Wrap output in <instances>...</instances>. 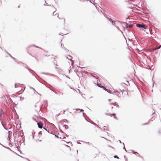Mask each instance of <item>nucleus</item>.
I'll return each instance as SVG.
<instances>
[{
	"label": "nucleus",
	"mask_w": 161,
	"mask_h": 161,
	"mask_svg": "<svg viewBox=\"0 0 161 161\" xmlns=\"http://www.w3.org/2000/svg\"><path fill=\"white\" fill-rule=\"evenodd\" d=\"M25 68L26 69H28V70H29V71L30 72V73L31 74H32V75L33 76H34L39 81H40V82H41V83H42V84H43L47 88H49V87L46 85L45 84H43V82H42V81H41L40 80H39V79H38L37 77L36 76V75H35V74H36V72L33 70H32V69H30V68H28L27 67H25Z\"/></svg>",
	"instance_id": "1"
},
{
	"label": "nucleus",
	"mask_w": 161,
	"mask_h": 161,
	"mask_svg": "<svg viewBox=\"0 0 161 161\" xmlns=\"http://www.w3.org/2000/svg\"><path fill=\"white\" fill-rule=\"evenodd\" d=\"M136 25L137 27L140 28L141 30H144V29H147L148 28L147 26L143 24H136Z\"/></svg>",
	"instance_id": "2"
},
{
	"label": "nucleus",
	"mask_w": 161,
	"mask_h": 161,
	"mask_svg": "<svg viewBox=\"0 0 161 161\" xmlns=\"http://www.w3.org/2000/svg\"><path fill=\"white\" fill-rule=\"evenodd\" d=\"M3 110L2 109H1L0 110V120L1 121V124L2 125V126H3V127L6 130H8V129L6 128L4 126V125H3V122L2 121V115H3Z\"/></svg>",
	"instance_id": "3"
},
{
	"label": "nucleus",
	"mask_w": 161,
	"mask_h": 161,
	"mask_svg": "<svg viewBox=\"0 0 161 161\" xmlns=\"http://www.w3.org/2000/svg\"><path fill=\"white\" fill-rule=\"evenodd\" d=\"M114 93L118 97H120V95L121 94L120 92H119L118 91H116L115 90H113L112 91V93H111L114 94Z\"/></svg>",
	"instance_id": "4"
},
{
	"label": "nucleus",
	"mask_w": 161,
	"mask_h": 161,
	"mask_svg": "<svg viewBox=\"0 0 161 161\" xmlns=\"http://www.w3.org/2000/svg\"><path fill=\"white\" fill-rule=\"evenodd\" d=\"M60 123H61V124H64V123H69V121L65 119H63L62 120H61L60 121Z\"/></svg>",
	"instance_id": "5"
},
{
	"label": "nucleus",
	"mask_w": 161,
	"mask_h": 161,
	"mask_svg": "<svg viewBox=\"0 0 161 161\" xmlns=\"http://www.w3.org/2000/svg\"><path fill=\"white\" fill-rule=\"evenodd\" d=\"M37 124L38 128H40V129H42V128H43V124L42 122H40L39 123L37 122Z\"/></svg>",
	"instance_id": "6"
},
{
	"label": "nucleus",
	"mask_w": 161,
	"mask_h": 161,
	"mask_svg": "<svg viewBox=\"0 0 161 161\" xmlns=\"http://www.w3.org/2000/svg\"><path fill=\"white\" fill-rule=\"evenodd\" d=\"M124 23H125L126 24L125 25V27L126 28H129L130 27H131L133 26V25L132 24H129L128 23H127L126 22H124Z\"/></svg>",
	"instance_id": "7"
},
{
	"label": "nucleus",
	"mask_w": 161,
	"mask_h": 161,
	"mask_svg": "<svg viewBox=\"0 0 161 161\" xmlns=\"http://www.w3.org/2000/svg\"><path fill=\"white\" fill-rule=\"evenodd\" d=\"M103 89L109 93H112V90H110L109 89H108L105 86H104Z\"/></svg>",
	"instance_id": "8"
},
{
	"label": "nucleus",
	"mask_w": 161,
	"mask_h": 161,
	"mask_svg": "<svg viewBox=\"0 0 161 161\" xmlns=\"http://www.w3.org/2000/svg\"><path fill=\"white\" fill-rule=\"evenodd\" d=\"M9 56L11 58H12V59H14V60L18 64H19V63H22L21 62H17V59L13 57L10 54H9Z\"/></svg>",
	"instance_id": "9"
},
{
	"label": "nucleus",
	"mask_w": 161,
	"mask_h": 161,
	"mask_svg": "<svg viewBox=\"0 0 161 161\" xmlns=\"http://www.w3.org/2000/svg\"><path fill=\"white\" fill-rule=\"evenodd\" d=\"M55 13V11H54V12L53 13V16H55V15H57V14H58V13H56V14H54V13ZM58 18L59 19H63L64 21V23H65V19H64V18H59V17H58Z\"/></svg>",
	"instance_id": "10"
},
{
	"label": "nucleus",
	"mask_w": 161,
	"mask_h": 161,
	"mask_svg": "<svg viewBox=\"0 0 161 161\" xmlns=\"http://www.w3.org/2000/svg\"><path fill=\"white\" fill-rule=\"evenodd\" d=\"M75 109L76 110H80V112H79V113H80V112H83V116L84 117V114H85V113L83 112L84 111V110L83 109H80V108H75Z\"/></svg>",
	"instance_id": "11"
},
{
	"label": "nucleus",
	"mask_w": 161,
	"mask_h": 161,
	"mask_svg": "<svg viewBox=\"0 0 161 161\" xmlns=\"http://www.w3.org/2000/svg\"><path fill=\"white\" fill-rule=\"evenodd\" d=\"M110 104L112 105H113L114 106H116L118 108L119 107L118 104L116 102H115L114 103H111Z\"/></svg>",
	"instance_id": "12"
},
{
	"label": "nucleus",
	"mask_w": 161,
	"mask_h": 161,
	"mask_svg": "<svg viewBox=\"0 0 161 161\" xmlns=\"http://www.w3.org/2000/svg\"><path fill=\"white\" fill-rule=\"evenodd\" d=\"M32 46H34L36 48H41L40 47L38 46H36L35 45H32L28 46V47H27L26 49L27 50L28 48H29L30 47H32Z\"/></svg>",
	"instance_id": "13"
},
{
	"label": "nucleus",
	"mask_w": 161,
	"mask_h": 161,
	"mask_svg": "<svg viewBox=\"0 0 161 161\" xmlns=\"http://www.w3.org/2000/svg\"><path fill=\"white\" fill-rule=\"evenodd\" d=\"M113 115L114 118V119H117V117H116V114H114V113H113V114H110V116L111 117L112 116V115Z\"/></svg>",
	"instance_id": "14"
},
{
	"label": "nucleus",
	"mask_w": 161,
	"mask_h": 161,
	"mask_svg": "<svg viewBox=\"0 0 161 161\" xmlns=\"http://www.w3.org/2000/svg\"><path fill=\"white\" fill-rule=\"evenodd\" d=\"M116 22H117L118 23H120V22L119 21H113V22L112 23V24L115 26V25H116Z\"/></svg>",
	"instance_id": "15"
},
{
	"label": "nucleus",
	"mask_w": 161,
	"mask_h": 161,
	"mask_svg": "<svg viewBox=\"0 0 161 161\" xmlns=\"http://www.w3.org/2000/svg\"><path fill=\"white\" fill-rule=\"evenodd\" d=\"M97 86L100 88H103L104 87V86H103L101 84V83H98L97 84Z\"/></svg>",
	"instance_id": "16"
},
{
	"label": "nucleus",
	"mask_w": 161,
	"mask_h": 161,
	"mask_svg": "<svg viewBox=\"0 0 161 161\" xmlns=\"http://www.w3.org/2000/svg\"><path fill=\"white\" fill-rule=\"evenodd\" d=\"M86 120V121H87V122H88L90 123H91L92 124H93V125H97V124H96V123H94V122H93V121H92V122H90V121H88V120H87V119H85Z\"/></svg>",
	"instance_id": "17"
},
{
	"label": "nucleus",
	"mask_w": 161,
	"mask_h": 161,
	"mask_svg": "<svg viewBox=\"0 0 161 161\" xmlns=\"http://www.w3.org/2000/svg\"><path fill=\"white\" fill-rule=\"evenodd\" d=\"M130 151H132V153H133V154H136L137 153V154H138L139 156H140V154L137 152H135V151H134V150H130Z\"/></svg>",
	"instance_id": "18"
},
{
	"label": "nucleus",
	"mask_w": 161,
	"mask_h": 161,
	"mask_svg": "<svg viewBox=\"0 0 161 161\" xmlns=\"http://www.w3.org/2000/svg\"><path fill=\"white\" fill-rule=\"evenodd\" d=\"M10 120V117L9 116H8L7 119V122L9 123V121Z\"/></svg>",
	"instance_id": "19"
},
{
	"label": "nucleus",
	"mask_w": 161,
	"mask_h": 161,
	"mask_svg": "<svg viewBox=\"0 0 161 161\" xmlns=\"http://www.w3.org/2000/svg\"><path fill=\"white\" fill-rule=\"evenodd\" d=\"M161 47V45H159V46L158 47H157L155 48L154 49V50H158V49H160Z\"/></svg>",
	"instance_id": "20"
},
{
	"label": "nucleus",
	"mask_w": 161,
	"mask_h": 161,
	"mask_svg": "<svg viewBox=\"0 0 161 161\" xmlns=\"http://www.w3.org/2000/svg\"><path fill=\"white\" fill-rule=\"evenodd\" d=\"M63 127H64L65 129H68L69 128L68 126L67 125H63Z\"/></svg>",
	"instance_id": "21"
},
{
	"label": "nucleus",
	"mask_w": 161,
	"mask_h": 161,
	"mask_svg": "<svg viewBox=\"0 0 161 161\" xmlns=\"http://www.w3.org/2000/svg\"><path fill=\"white\" fill-rule=\"evenodd\" d=\"M108 20L111 23L113 21V20L110 17L108 19Z\"/></svg>",
	"instance_id": "22"
},
{
	"label": "nucleus",
	"mask_w": 161,
	"mask_h": 161,
	"mask_svg": "<svg viewBox=\"0 0 161 161\" xmlns=\"http://www.w3.org/2000/svg\"><path fill=\"white\" fill-rule=\"evenodd\" d=\"M30 89H33V90L35 91V92H36L37 93H38L39 95H40V94H39V93H38L37 92H36V90H35V89L34 88H33L32 87H31V86H30Z\"/></svg>",
	"instance_id": "23"
},
{
	"label": "nucleus",
	"mask_w": 161,
	"mask_h": 161,
	"mask_svg": "<svg viewBox=\"0 0 161 161\" xmlns=\"http://www.w3.org/2000/svg\"><path fill=\"white\" fill-rule=\"evenodd\" d=\"M122 144L123 145V149H124L126 152H128L127 151V150H126V148H125V144H124V143H122Z\"/></svg>",
	"instance_id": "24"
},
{
	"label": "nucleus",
	"mask_w": 161,
	"mask_h": 161,
	"mask_svg": "<svg viewBox=\"0 0 161 161\" xmlns=\"http://www.w3.org/2000/svg\"><path fill=\"white\" fill-rule=\"evenodd\" d=\"M47 132H48V133H49L51 134H52L54 135V134H53V133H52V130H48V131H47Z\"/></svg>",
	"instance_id": "25"
},
{
	"label": "nucleus",
	"mask_w": 161,
	"mask_h": 161,
	"mask_svg": "<svg viewBox=\"0 0 161 161\" xmlns=\"http://www.w3.org/2000/svg\"><path fill=\"white\" fill-rule=\"evenodd\" d=\"M19 156H20L21 158H24V159H26V160H28V161H30V160H29L28 158H25V157H22V156H20V155H19Z\"/></svg>",
	"instance_id": "26"
},
{
	"label": "nucleus",
	"mask_w": 161,
	"mask_h": 161,
	"mask_svg": "<svg viewBox=\"0 0 161 161\" xmlns=\"http://www.w3.org/2000/svg\"><path fill=\"white\" fill-rule=\"evenodd\" d=\"M114 158H116L117 159H119V157L117 155H115L114 156Z\"/></svg>",
	"instance_id": "27"
},
{
	"label": "nucleus",
	"mask_w": 161,
	"mask_h": 161,
	"mask_svg": "<svg viewBox=\"0 0 161 161\" xmlns=\"http://www.w3.org/2000/svg\"><path fill=\"white\" fill-rule=\"evenodd\" d=\"M39 80H40L41 81H42H42H44V82H45L47 83H47L46 81H45V80H42V78H40V79H39Z\"/></svg>",
	"instance_id": "28"
},
{
	"label": "nucleus",
	"mask_w": 161,
	"mask_h": 161,
	"mask_svg": "<svg viewBox=\"0 0 161 161\" xmlns=\"http://www.w3.org/2000/svg\"><path fill=\"white\" fill-rule=\"evenodd\" d=\"M149 122H148L143 123L142 124V125H147L149 124Z\"/></svg>",
	"instance_id": "29"
},
{
	"label": "nucleus",
	"mask_w": 161,
	"mask_h": 161,
	"mask_svg": "<svg viewBox=\"0 0 161 161\" xmlns=\"http://www.w3.org/2000/svg\"><path fill=\"white\" fill-rule=\"evenodd\" d=\"M56 60L55 58H53V63L55 65H56Z\"/></svg>",
	"instance_id": "30"
},
{
	"label": "nucleus",
	"mask_w": 161,
	"mask_h": 161,
	"mask_svg": "<svg viewBox=\"0 0 161 161\" xmlns=\"http://www.w3.org/2000/svg\"><path fill=\"white\" fill-rule=\"evenodd\" d=\"M32 119L34 120L35 121H36V122H37H37H38L36 120V119H35V118H32Z\"/></svg>",
	"instance_id": "31"
},
{
	"label": "nucleus",
	"mask_w": 161,
	"mask_h": 161,
	"mask_svg": "<svg viewBox=\"0 0 161 161\" xmlns=\"http://www.w3.org/2000/svg\"><path fill=\"white\" fill-rule=\"evenodd\" d=\"M63 48H64V49L66 51H69V50L66 48L65 47H64Z\"/></svg>",
	"instance_id": "32"
},
{
	"label": "nucleus",
	"mask_w": 161,
	"mask_h": 161,
	"mask_svg": "<svg viewBox=\"0 0 161 161\" xmlns=\"http://www.w3.org/2000/svg\"><path fill=\"white\" fill-rule=\"evenodd\" d=\"M43 128L45 130H46L47 131H48V130L47 129V128H46L45 127H43Z\"/></svg>",
	"instance_id": "33"
},
{
	"label": "nucleus",
	"mask_w": 161,
	"mask_h": 161,
	"mask_svg": "<svg viewBox=\"0 0 161 161\" xmlns=\"http://www.w3.org/2000/svg\"><path fill=\"white\" fill-rule=\"evenodd\" d=\"M7 149H8L9 150L13 152L10 148H9L8 147L7 148Z\"/></svg>",
	"instance_id": "34"
},
{
	"label": "nucleus",
	"mask_w": 161,
	"mask_h": 161,
	"mask_svg": "<svg viewBox=\"0 0 161 161\" xmlns=\"http://www.w3.org/2000/svg\"><path fill=\"white\" fill-rule=\"evenodd\" d=\"M104 16H105V17L108 19L109 18V17H108L107 16V15H106V14H105Z\"/></svg>",
	"instance_id": "35"
},
{
	"label": "nucleus",
	"mask_w": 161,
	"mask_h": 161,
	"mask_svg": "<svg viewBox=\"0 0 161 161\" xmlns=\"http://www.w3.org/2000/svg\"><path fill=\"white\" fill-rule=\"evenodd\" d=\"M17 84L16 83H15L14 84V86L15 88H17L18 86H17Z\"/></svg>",
	"instance_id": "36"
},
{
	"label": "nucleus",
	"mask_w": 161,
	"mask_h": 161,
	"mask_svg": "<svg viewBox=\"0 0 161 161\" xmlns=\"http://www.w3.org/2000/svg\"><path fill=\"white\" fill-rule=\"evenodd\" d=\"M35 134V132H34V133L33 134V133H32V138L33 139L34 138V134Z\"/></svg>",
	"instance_id": "37"
},
{
	"label": "nucleus",
	"mask_w": 161,
	"mask_h": 161,
	"mask_svg": "<svg viewBox=\"0 0 161 161\" xmlns=\"http://www.w3.org/2000/svg\"><path fill=\"white\" fill-rule=\"evenodd\" d=\"M13 105L14 106V107H15L16 105L15 104V103L14 102H13Z\"/></svg>",
	"instance_id": "38"
},
{
	"label": "nucleus",
	"mask_w": 161,
	"mask_h": 161,
	"mask_svg": "<svg viewBox=\"0 0 161 161\" xmlns=\"http://www.w3.org/2000/svg\"><path fill=\"white\" fill-rule=\"evenodd\" d=\"M105 114L107 115L110 116V114L109 113H105Z\"/></svg>",
	"instance_id": "39"
},
{
	"label": "nucleus",
	"mask_w": 161,
	"mask_h": 161,
	"mask_svg": "<svg viewBox=\"0 0 161 161\" xmlns=\"http://www.w3.org/2000/svg\"><path fill=\"white\" fill-rule=\"evenodd\" d=\"M42 135V133L41 131H40L38 133V135Z\"/></svg>",
	"instance_id": "40"
},
{
	"label": "nucleus",
	"mask_w": 161,
	"mask_h": 161,
	"mask_svg": "<svg viewBox=\"0 0 161 161\" xmlns=\"http://www.w3.org/2000/svg\"><path fill=\"white\" fill-rule=\"evenodd\" d=\"M54 136L56 137H57V138H59V137L58 136L56 135H54Z\"/></svg>",
	"instance_id": "41"
},
{
	"label": "nucleus",
	"mask_w": 161,
	"mask_h": 161,
	"mask_svg": "<svg viewBox=\"0 0 161 161\" xmlns=\"http://www.w3.org/2000/svg\"><path fill=\"white\" fill-rule=\"evenodd\" d=\"M115 26L119 30H120L119 27L117 25H115Z\"/></svg>",
	"instance_id": "42"
},
{
	"label": "nucleus",
	"mask_w": 161,
	"mask_h": 161,
	"mask_svg": "<svg viewBox=\"0 0 161 161\" xmlns=\"http://www.w3.org/2000/svg\"><path fill=\"white\" fill-rule=\"evenodd\" d=\"M119 90L120 91H121V92L122 93H123V91H124L125 92V91L124 90H121L120 89H119Z\"/></svg>",
	"instance_id": "43"
},
{
	"label": "nucleus",
	"mask_w": 161,
	"mask_h": 161,
	"mask_svg": "<svg viewBox=\"0 0 161 161\" xmlns=\"http://www.w3.org/2000/svg\"><path fill=\"white\" fill-rule=\"evenodd\" d=\"M51 90L52 91H53V92H54L55 94H58V93H57V92H56V91H53V90H52V89H51Z\"/></svg>",
	"instance_id": "44"
},
{
	"label": "nucleus",
	"mask_w": 161,
	"mask_h": 161,
	"mask_svg": "<svg viewBox=\"0 0 161 161\" xmlns=\"http://www.w3.org/2000/svg\"><path fill=\"white\" fill-rule=\"evenodd\" d=\"M108 147H111V148H114V147H112V146H111L110 145H108Z\"/></svg>",
	"instance_id": "45"
},
{
	"label": "nucleus",
	"mask_w": 161,
	"mask_h": 161,
	"mask_svg": "<svg viewBox=\"0 0 161 161\" xmlns=\"http://www.w3.org/2000/svg\"><path fill=\"white\" fill-rule=\"evenodd\" d=\"M8 145H9V146L11 147H12V145H11V142H9V143H8Z\"/></svg>",
	"instance_id": "46"
},
{
	"label": "nucleus",
	"mask_w": 161,
	"mask_h": 161,
	"mask_svg": "<svg viewBox=\"0 0 161 161\" xmlns=\"http://www.w3.org/2000/svg\"><path fill=\"white\" fill-rule=\"evenodd\" d=\"M44 6H51V5H46V4H44Z\"/></svg>",
	"instance_id": "47"
},
{
	"label": "nucleus",
	"mask_w": 161,
	"mask_h": 161,
	"mask_svg": "<svg viewBox=\"0 0 161 161\" xmlns=\"http://www.w3.org/2000/svg\"><path fill=\"white\" fill-rule=\"evenodd\" d=\"M119 30V31H120V32H121L122 33V34H123V36H124V37H125L124 35V34H123V33L122 31H121L120 29V30Z\"/></svg>",
	"instance_id": "48"
},
{
	"label": "nucleus",
	"mask_w": 161,
	"mask_h": 161,
	"mask_svg": "<svg viewBox=\"0 0 161 161\" xmlns=\"http://www.w3.org/2000/svg\"><path fill=\"white\" fill-rule=\"evenodd\" d=\"M77 143L78 144H81V143H80V142H79L78 141H77Z\"/></svg>",
	"instance_id": "49"
},
{
	"label": "nucleus",
	"mask_w": 161,
	"mask_h": 161,
	"mask_svg": "<svg viewBox=\"0 0 161 161\" xmlns=\"http://www.w3.org/2000/svg\"><path fill=\"white\" fill-rule=\"evenodd\" d=\"M2 146L3 147H5V148H6V149H7V147H5V146H4V145H2Z\"/></svg>",
	"instance_id": "50"
},
{
	"label": "nucleus",
	"mask_w": 161,
	"mask_h": 161,
	"mask_svg": "<svg viewBox=\"0 0 161 161\" xmlns=\"http://www.w3.org/2000/svg\"><path fill=\"white\" fill-rule=\"evenodd\" d=\"M124 84L126 85V84L125 83H124ZM126 85L127 86H129L130 83L129 82H128V83L127 84H126Z\"/></svg>",
	"instance_id": "51"
},
{
	"label": "nucleus",
	"mask_w": 161,
	"mask_h": 161,
	"mask_svg": "<svg viewBox=\"0 0 161 161\" xmlns=\"http://www.w3.org/2000/svg\"><path fill=\"white\" fill-rule=\"evenodd\" d=\"M64 134L65 136H67V137L69 136L67 135L66 133H64Z\"/></svg>",
	"instance_id": "52"
},
{
	"label": "nucleus",
	"mask_w": 161,
	"mask_h": 161,
	"mask_svg": "<svg viewBox=\"0 0 161 161\" xmlns=\"http://www.w3.org/2000/svg\"><path fill=\"white\" fill-rule=\"evenodd\" d=\"M61 47H62V48H64V47H63V44L62 43H61Z\"/></svg>",
	"instance_id": "53"
},
{
	"label": "nucleus",
	"mask_w": 161,
	"mask_h": 161,
	"mask_svg": "<svg viewBox=\"0 0 161 161\" xmlns=\"http://www.w3.org/2000/svg\"><path fill=\"white\" fill-rule=\"evenodd\" d=\"M101 137L102 138H104V139H106V140H108L107 138H105L104 137H102V136H101Z\"/></svg>",
	"instance_id": "54"
},
{
	"label": "nucleus",
	"mask_w": 161,
	"mask_h": 161,
	"mask_svg": "<svg viewBox=\"0 0 161 161\" xmlns=\"http://www.w3.org/2000/svg\"><path fill=\"white\" fill-rule=\"evenodd\" d=\"M69 143H70L71 144H72V142H66V143H67V144H69Z\"/></svg>",
	"instance_id": "55"
},
{
	"label": "nucleus",
	"mask_w": 161,
	"mask_h": 161,
	"mask_svg": "<svg viewBox=\"0 0 161 161\" xmlns=\"http://www.w3.org/2000/svg\"><path fill=\"white\" fill-rule=\"evenodd\" d=\"M45 56L46 57H48L49 56H50V55H45Z\"/></svg>",
	"instance_id": "56"
},
{
	"label": "nucleus",
	"mask_w": 161,
	"mask_h": 161,
	"mask_svg": "<svg viewBox=\"0 0 161 161\" xmlns=\"http://www.w3.org/2000/svg\"><path fill=\"white\" fill-rule=\"evenodd\" d=\"M17 97L19 98H20V99H21V98H22L21 96H18Z\"/></svg>",
	"instance_id": "57"
},
{
	"label": "nucleus",
	"mask_w": 161,
	"mask_h": 161,
	"mask_svg": "<svg viewBox=\"0 0 161 161\" xmlns=\"http://www.w3.org/2000/svg\"><path fill=\"white\" fill-rule=\"evenodd\" d=\"M5 51L6 52V53L9 55V53L7 51H6V50H5Z\"/></svg>",
	"instance_id": "58"
},
{
	"label": "nucleus",
	"mask_w": 161,
	"mask_h": 161,
	"mask_svg": "<svg viewBox=\"0 0 161 161\" xmlns=\"http://www.w3.org/2000/svg\"><path fill=\"white\" fill-rule=\"evenodd\" d=\"M40 117H41V118L42 119H45V118H42V117H41V116Z\"/></svg>",
	"instance_id": "59"
},
{
	"label": "nucleus",
	"mask_w": 161,
	"mask_h": 161,
	"mask_svg": "<svg viewBox=\"0 0 161 161\" xmlns=\"http://www.w3.org/2000/svg\"><path fill=\"white\" fill-rule=\"evenodd\" d=\"M42 74H47L46 73H44V72L42 73Z\"/></svg>",
	"instance_id": "60"
},
{
	"label": "nucleus",
	"mask_w": 161,
	"mask_h": 161,
	"mask_svg": "<svg viewBox=\"0 0 161 161\" xmlns=\"http://www.w3.org/2000/svg\"><path fill=\"white\" fill-rule=\"evenodd\" d=\"M119 142H120V143H122V144L123 142H122L120 140H119Z\"/></svg>",
	"instance_id": "61"
},
{
	"label": "nucleus",
	"mask_w": 161,
	"mask_h": 161,
	"mask_svg": "<svg viewBox=\"0 0 161 161\" xmlns=\"http://www.w3.org/2000/svg\"><path fill=\"white\" fill-rule=\"evenodd\" d=\"M65 111H66L65 110H64L63 111H64V113H63V114H65Z\"/></svg>",
	"instance_id": "62"
},
{
	"label": "nucleus",
	"mask_w": 161,
	"mask_h": 161,
	"mask_svg": "<svg viewBox=\"0 0 161 161\" xmlns=\"http://www.w3.org/2000/svg\"><path fill=\"white\" fill-rule=\"evenodd\" d=\"M132 33L133 34V35L135 37V34L133 33V32H132Z\"/></svg>",
	"instance_id": "63"
},
{
	"label": "nucleus",
	"mask_w": 161,
	"mask_h": 161,
	"mask_svg": "<svg viewBox=\"0 0 161 161\" xmlns=\"http://www.w3.org/2000/svg\"><path fill=\"white\" fill-rule=\"evenodd\" d=\"M128 40L129 41H131V39H130V38H128Z\"/></svg>",
	"instance_id": "64"
}]
</instances>
